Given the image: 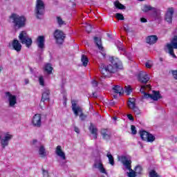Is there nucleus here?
Here are the masks:
<instances>
[{
    "instance_id": "3",
    "label": "nucleus",
    "mask_w": 177,
    "mask_h": 177,
    "mask_svg": "<svg viewBox=\"0 0 177 177\" xmlns=\"http://www.w3.org/2000/svg\"><path fill=\"white\" fill-rule=\"evenodd\" d=\"M72 111L75 117H80L81 121H85L86 120V115L84 113L82 108L77 104L75 101L72 102Z\"/></svg>"
},
{
    "instance_id": "54",
    "label": "nucleus",
    "mask_w": 177,
    "mask_h": 177,
    "mask_svg": "<svg viewBox=\"0 0 177 177\" xmlns=\"http://www.w3.org/2000/svg\"><path fill=\"white\" fill-rule=\"evenodd\" d=\"M37 143V140H33V144Z\"/></svg>"
},
{
    "instance_id": "12",
    "label": "nucleus",
    "mask_w": 177,
    "mask_h": 177,
    "mask_svg": "<svg viewBox=\"0 0 177 177\" xmlns=\"http://www.w3.org/2000/svg\"><path fill=\"white\" fill-rule=\"evenodd\" d=\"M138 80L139 82H141V84H147L149 81L150 80V77H149V75H147V73L145 71H140L138 74L137 75Z\"/></svg>"
},
{
    "instance_id": "49",
    "label": "nucleus",
    "mask_w": 177,
    "mask_h": 177,
    "mask_svg": "<svg viewBox=\"0 0 177 177\" xmlns=\"http://www.w3.org/2000/svg\"><path fill=\"white\" fill-rule=\"evenodd\" d=\"M145 66L147 67V68H151V65L149 62L145 63Z\"/></svg>"
},
{
    "instance_id": "48",
    "label": "nucleus",
    "mask_w": 177,
    "mask_h": 177,
    "mask_svg": "<svg viewBox=\"0 0 177 177\" xmlns=\"http://www.w3.org/2000/svg\"><path fill=\"white\" fill-rule=\"evenodd\" d=\"M141 23H147V19L146 18H140Z\"/></svg>"
},
{
    "instance_id": "6",
    "label": "nucleus",
    "mask_w": 177,
    "mask_h": 177,
    "mask_svg": "<svg viewBox=\"0 0 177 177\" xmlns=\"http://www.w3.org/2000/svg\"><path fill=\"white\" fill-rule=\"evenodd\" d=\"M19 40L23 45H26L27 48H30L32 45V39L28 37L27 32L23 30L19 35Z\"/></svg>"
},
{
    "instance_id": "35",
    "label": "nucleus",
    "mask_w": 177,
    "mask_h": 177,
    "mask_svg": "<svg viewBox=\"0 0 177 177\" xmlns=\"http://www.w3.org/2000/svg\"><path fill=\"white\" fill-rule=\"evenodd\" d=\"M57 23L58 26L62 27V26L66 24V22L63 21V19H62V17H57Z\"/></svg>"
},
{
    "instance_id": "16",
    "label": "nucleus",
    "mask_w": 177,
    "mask_h": 177,
    "mask_svg": "<svg viewBox=\"0 0 177 177\" xmlns=\"http://www.w3.org/2000/svg\"><path fill=\"white\" fill-rule=\"evenodd\" d=\"M41 114L36 113L32 119V124L33 127H36L37 128H41V125H42V122L41 121Z\"/></svg>"
},
{
    "instance_id": "1",
    "label": "nucleus",
    "mask_w": 177,
    "mask_h": 177,
    "mask_svg": "<svg viewBox=\"0 0 177 177\" xmlns=\"http://www.w3.org/2000/svg\"><path fill=\"white\" fill-rule=\"evenodd\" d=\"M109 62L111 64L108 65L101 64L100 66V72L104 77H107L109 74H114L118 70H122V62L118 57H110Z\"/></svg>"
},
{
    "instance_id": "14",
    "label": "nucleus",
    "mask_w": 177,
    "mask_h": 177,
    "mask_svg": "<svg viewBox=\"0 0 177 177\" xmlns=\"http://www.w3.org/2000/svg\"><path fill=\"white\" fill-rule=\"evenodd\" d=\"M13 138L12 135L9 133L6 134L3 138H2V135L0 134L1 145L2 149H5L7 146H9V140H10Z\"/></svg>"
},
{
    "instance_id": "34",
    "label": "nucleus",
    "mask_w": 177,
    "mask_h": 177,
    "mask_svg": "<svg viewBox=\"0 0 177 177\" xmlns=\"http://www.w3.org/2000/svg\"><path fill=\"white\" fill-rule=\"evenodd\" d=\"M154 8H153L151 6H147L145 5L143 6V8L142 9V12H145V13H147L149 10H153Z\"/></svg>"
},
{
    "instance_id": "11",
    "label": "nucleus",
    "mask_w": 177,
    "mask_h": 177,
    "mask_svg": "<svg viewBox=\"0 0 177 177\" xmlns=\"http://www.w3.org/2000/svg\"><path fill=\"white\" fill-rule=\"evenodd\" d=\"M174 13L175 10L173 7L168 8L165 14V21H167L168 24H172V19L174 17Z\"/></svg>"
},
{
    "instance_id": "20",
    "label": "nucleus",
    "mask_w": 177,
    "mask_h": 177,
    "mask_svg": "<svg viewBox=\"0 0 177 177\" xmlns=\"http://www.w3.org/2000/svg\"><path fill=\"white\" fill-rule=\"evenodd\" d=\"M158 41V37H157V35H150L146 39L147 44H149V45H154V44H156Z\"/></svg>"
},
{
    "instance_id": "47",
    "label": "nucleus",
    "mask_w": 177,
    "mask_h": 177,
    "mask_svg": "<svg viewBox=\"0 0 177 177\" xmlns=\"http://www.w3.org/2000/svg\"><path fill=\"white\" fill-rule=\"evenodd\" d=\"M91 84H92L93 86H94V87L97 86V84H98L97 81H96V80H93L91 82Z\"/></svg>"
},
{
    "instance_id": "27",
    "label": "nucleus",
    "mask_w": 177,
    "mask_h": 177,
    "mask_svg": "<svg viewBox=\"0 0 177 177\" xmlns=\"http://www.w3.org/2000/svg\"><path fill=\"white\" fill-rule=\"evenodd\" d=\"M115 93H119V95H124V88H122L121 86L116 85L114 86L113 88Z\"/></svg>"
},
{
    "instance_id": "45",
    "label": "nucleus",
    "mask_w": 177,
    "mask_h": 177,
    "mask_svg": "<svg viewBox=\"0 0 177 177\" xmlns=\"http://www.w3.org/2000/svg\"><path fill=\"white\" fill-rule=\"evenodd\" d=\"M43 176H44V177L49 176V173H48V171L43 169Z\"/></svg>"
},
{
    "instance_id": "4",
    "label": "nucleus",
    "mask_w": 177,
    "mask_h": 177,
    "mask_svg": "<svg viewBox=\"0 0 177 177\" xmlns=\"http://www.w3.org/2000/svg\"><path fill=\"white\" fill-rule=\"evenodd\" d=\"M35 13L37 19H41L40 16L45 15V3L42 0H37L35 8Z\"/></svg>"
},
{
    "instance_id": "51",
    "label": "nucleus",
    "mask_w": 177,
    "mask_h": 177,
    "mask_svg": "<svg viewBox=\"0 0 177 177\" xmlns=\"http://www.w3.org/2000/svg\"><path fill=\"white\" fill-rule=\"evenodd\" d=\"M30 84V80L28 79H25V84L27 85Z\"/></svg>"
},
{
    "instance_id": "46",
    "label": "nucleus",
    "mask_w": 177,
    "mask_h": 177,
    "mask_svg": "<svg viewBox=\"0 0 177 177\" xmlns=\"http://www.w3.org/2000/svg\"><path fill=\"white\" fill-rule=\"evenodd\" d=\"M127 118H129V120H130V121H134L135 120V118H133V116H132V114H128Z\"/></svg>"
},
{
    "instance_id": "55",
    "label": "nucleus",
    "mask_w": 177,
    "mask_h": 177,
    "mask_svg": "<svg viewBox=\"0 0 177 177\" xmlns=\"http://www.w3.org/2000/svg\"><path fill=\"white\" fill-rule=\"evenodd\" d=\"M118 44H120V45H121L122 43L120 41H118Z\"/></svg>"
},
{
    "instance_id": "26",
    "label": "nucleus",
    "mask_w": 177,
    "mask_h": 177,
    "mask_svg": "<svg viewBox=\"0 0 177 177\" xmlns=\"http://www.w3.org/2000/svg\"><path fill=\"white\" fill-rule=\"evenodd\" d=\"M44 71L47 73L49 75L52 74V71H53V67L51 64L47 63L44 66Z\"/></svg>"
},
{
    "instance_id": "57",
    "label": "nucleus",
    "mask_w": 177,
    "mask_h": 177,
    "mask_svg": "<svg viewBox=\"0 0 177 177\" xmlns=\"http://www.w3.org/2000/svg\"><path fill=\"white\" fill-rule=\"evenodd\" d=\"M160 62H162V58H160Z\"/></svg>"
},
{
    "instance_id": "22",
    "label": "nucleus",
    "mask_w": 177,
    "mask_h": 177,
    "mask_svg": "<svg viewBox=\"0 0 177 177\" xmlns=\"http://www.w3.org/2000/svg\"><path fill=\"white\" fill-rule=\"evenodd\" d=\"M55 153L57 156L60 157L62 160H66V153H64V152L62 149V146L60 145L57 146L55 149Z\"/></svg>"
},
{
    "instance_id": "52",
    "label": "nucleus",
    "mask_w": 177,
    "mask_h": 177,
    "mask_svg": "<svg viewBox=\"0 0 177 177\" xmlns=\"http://www.w3.org/2000/svg\"><path fill=\"white\" fill-rule=\"evenodd\" d=\"M118 48H119V50H122V52H125V48L122 47H118Z\"/></svg>"
},
{
    "instance_id": "33",
    "label": "nucleus",
    "mask_w": 177,
    "mask_h": 177,
    "mask_svg": "<svg viewBox=\"0 0 177 177\" xmlns=\"http://www.w3.org/2000/svg\"><path fill=\"white\" fill-rule=\"evenodd\" d=\"M106 157L109 158V162L111 165H114V157L113 155L109 152L106 155Z\"/></svg>"
},
{
    "instance_id": "36",
    "label": "nucleus",
    "mask_w": 177,
    "mask_h": 177,
    "mask_svg": "<svg viewBox=\"0 0 177 177\" xmlns=\"http://www.w3.org/2000/svg\"><path fill=\"white\" fill-rule=\"evenodd\" d=\"M124 92L127 93V95H131L132 93V87H131V85L125 86L124 87Z\"/></svg>"
},
{
    "instance_id": "7",
    "label": "nucleus",
    "mask_w": 177,
    "mask_h": 177,
    "mask_svg": "<svg viewBox=\"0 0 177 177\" xmlns=\"http://www.w3.org/2000/svg\"><path fill=\"white\" fill-rule=\"evenodd\" d=\"M127 106H128L129 109H131V110H133V111L134 114L136 115V117H140L142 112L140 111L139 108H138V106H136V100L135 98H133V97L129 98V101L127 102Z\"/></svg>"
},
{
    "instance_id": "19",
    "label": "nucleus",
    "mask_w": 177,
    "mask_h": 177,
    "mask_svg": "<svg viewBox=\"0 0 177 177\" xmlns=\"http://www.w3.org/2000/svg\"><path fill=\"white\" fill-rule=\"evenodd\" d=\"M101 135L102 136V139H104L105 140H110L111 138V133L109 131V129H102Z\"/></svg>"
},
{
    "instance_id": "24",
    "label": "nucleus",
    "mask_w": 177,
    "mask_h": 177,
    "mask_svg": "<svg viewBox=\"0 0 177 177\" xmlns=\"http://www.w3.org/2000/svg\"><path fill=\"white\" fill-rule=\"evenodd\" d=\"M49 95H50V91L46 90L41 95V103H44L45 100H49Z\"/></svg>"
},
{
    "instance_id": "39",
    "label": "nucleus",
    "mask_w": 177,
    "mask_h": 177,
    "mask_svg": "<svg viewBox=\"0 0 177 177\" xmlns=\"http://www.w3.org/2000/svg\"><path fill=\"white\" fill-rule=\"evenodd\" d=\"M39 83L41 86H45V80H44V76H39Z\"/></svg>"
},
{
    "instance_id": "13",
    "label": "nucleus",
    "mask_w": 177,
    "mask_h": 177,
    "mask_svg": "<svg viewBox=\"0 0 177 177\" xmlns=\"http://www.w3.org/2000/svg\"><path fill=\"white\" fill-rule=\"evenodd\" d=\"M8 48L12 49V50H16V52H21V44L19 41V40L15 39L12 44H9Z\"/></svg>"
},
{
    "instance_id": "29",
    "label": "nucleus",
    "mask_w": 177,
    "mask_h": 177,
    "mask_svg": "<svg viewBox=\"0 0 177 177\" xmlns=\"http://www.w3.org/2000/svg\"><path fill=\"white\" fill-rule=\"evenodd\" d=\"M39 154L42 158H45V157H46V150L45 149V147H44V145H41L39 148Z\"/></svg>"
},
{
    "instance_id": "58",
    "label": "nucleus",
    "mask_w": 177,
    "mask_h": 177,
    "mask_svg": "<svg viewBox=\"0 0 177 177\" xmlns=\"http://www.w3.org/2000/svg\"><path fill=\"white\" fill-rule=\"evenodd\" d=\"M114 118V120H117V117H115V118Z\"/></svg>"
},
{
    "instance_id": "15",
    "label": "nucleus",
    "mask_w": 177,
    "mask_h": 177,
    "mask_svg": "<svg viewBox=\"0 0 177 177\" xmlns=\"http://www.w3.org/2000/svg\"><path fill=\"white\" fill-rule=\"evenodd\" d=\"M120 161L125 167L126 169L132 171V161L131 160H128V158L126 156H122L120 157Z\"/></svg>"
},
{
    "instance_id": "8",
    "label": "nucleus",
    "mask_w": 177,
    "mask_h": 177,
    "mask_svg": "<svg viewBox=\"0 0 177 177\" xmlns=\"http://www.w3.org/2000/svg\"><path fill=\"white\" fill-rule=\"evenodd\" d=\"M54 37L56 40V43L58 44V45H63L64 39H66V34H64L63 31L57 29L54 32Z\"/></svg>"
},
{
    "instance_id": "30",
    "label": "nucleus",
    "mask_w": 177,
    "mask_h": 177,
    "mask_svg": "<svg viewBox=\"0 0 177 177\" xmlns=\"http://www.w3.org/2000/svg\"><path fill=\"white\" fill-rule=\"evenodd\" d=\"M81 62L84 67H86V66H88V63H89V59H88V57H86V55H82L81 57Z\"/></svg>"
},
{
    "instance_id": "32",
    "label": "nucleus",
    "mask_w": 177,
    "mask_h": 177,
    "mask_svg": "<svg viewBox=\"0 0 177 177\" xmlns=\"http://www.w3.org/2000/svg\"><path fill=\"white\" fill-rule=\"evenodd\" d=\"M149 177H161V176L156 170L152 169L149 173Z\"/></svg>"
},
{
    "instance_id": "9",
    "label": "nucleus",
    "mask_w": 177,
    "mask_h": 177,
    "mask_svg": "<svg viewBox=\"0 0 177 177\" xmlns=\"http://www.w3.org/2000/svg\"><path fill=\"white\" fill-rule=\"evenodd\" d=\"M140 92L144 95V97L145 99H152L154 102H157L158 99H162V96H161L160 91H153V94H149L145 91H142Z\"/></svg>"
},
{
    "instance_id": "28",
    "label": "nucleus",
    "mask_w": 177,
    "mask_h": 177,
    "mask_svg": "<svg viewBox=\"0 0 177 177\" xmlns=\"http://www.w3.org/2000/svg\"><path fill=\"white\" fill-rule=\"evenodd\" d=\"M153 17L155 18V20H160L161 19V12L156 10V8L153 10Z\"/></svg>"
},
{
    "instance_id": "40",
    "label": "nucleus",
    "mask_w": 177,
    "mask_h": 177,
    "mask_svg": "<svg viewBox=\"0 0 177 177\" xmlns=\"http://www.w3.org/2000/svg\"><path fill=\"white\" fill-rule=\"evenodd\" d=\"M146 88L151 89V86H150V84H146V85L142 86L140 90V92H142V91H145Z\"/></svg>"
},
{
    "instance_id": "44",
    "label": "nucleus",
    "mask_w": 177,
    "mask_h": 177,
    "mask_svg": "<svg viewBox=\"0 0 177 177\" xmlns=\"http://www.w3.org/2000/svg\"><path fill=\"white\" fill-rule=\"evenodd\" d=\"M171 74L174 78V80H177V70L176 71H172Z\"/></svg>"
},
{
    "instance_id": "17",
    "label": "nucleus",
    "mask_w": 177,
    "mask_h": 177,
    "mask_svg": "<svg viewBox=\"0 0 177 177\" xmlns=\"http://www.w3.org/2000/svg\"><path fill=\"white\" fill-rule=\"evenodd\" d=\"M6 96L8 97L10 107H15V104L17 103V99L16 98V95H12L10 92H6Z\"/></svg>"
},
{
    "instance_id": "25",
    "label": "nucleus",
    "mask_w": 177,
    "mask_h": 177,
    "mask_svg": "<svg viewBox=\"0 0 177 177\" xmlns=\"http://www.w3.org/2000/svg\"><path fill=\"white\" fill-rule=\"evenodd\" d=\"M88 129L92 133V135H94V139H97V129L95 127L93 123L90 124Z\"/></svg>"
},
{
    "instance_id": "2",
    "label": "nucleus",
    "mask_w": 177,
    "mask_h": 177,
    "mask_svg": "<svg viewBox=\"0 0 177 177\" xmlns=\"http://www.w3.org/2000/svg\"><path fill=\"white\" fill-rule=\"evenodd\" d=\"M10 19H12L14 28H15V30L23 28V27L26 26V21H27V19L25 18L24 16H20L15 13L12 14L10 16Z\"/></svg>"
},
{
    "instance_id": "10",
    "label": "nucleus",
    "mask_w": 177,
    "mask_h": 177,
    "mask_svg": "<svg viewBox=\"0 0 177 177\" xmlns=\"http://www.w3.org/2000/svg\"><path fill=\"white\" fill-rule=\"evenodd\" d=\"M167 48L169 50V55L172 56L174 59H176V55H175V53L174 52V49H177V36H175L173 39V41H171V44H167Z\"/></svg>"
},
{
    "instance_id": "21",
    "label": "nucleus",
    "mask_w": 177,
    "mask_h": 177,
    "mask_svg": "<svg viewBox=\"0 0 177 177\" xmlns=\"http://www.w3.org/2000/svg\"><path fill=\"white\" fill-rule=\"evenodd\" d=\"M93 39H94V42L95 44V46L97 47L99 50H101V52H104V48L103 47V45L102 44V38H99L97 37H94Z\"/></svg>"
},
{
    "instance_id": "53",
    "label": "nucleus",
    "mask_w": 177,
    "mask_h": 177,
    "mask_svg": "<svg viewBox=\"0 0 177 177\" xmlns=\"http://www.w3.org/2000/svg\"><path fill=\"white\" fill-rule=\"evenodd\" d=\"M93 96L94 97H97L96 96V93H93Z\"/></svg>"
},
{
    "instance_id": "31",
    "label": "nucleus",
    "mask_w": 177,
    "mask_h": 177,
    "mask_svg": "<svg viewBox=\"0 0 177 177\" xmlns=\"http://www.w3.org/2000/svg\"><path fill=\"white\" fill-rule=\"evenodd\" d=\"M114 5L117 9H120V10L125 9L124 6L121 4L119 1H115Z\"/></svg>"
},
{
    "instance_id": "42",
    "label": "nucleus",
    "mask_w": 177,
    "mask_h": 177,
    "mask_svg": "<svg viewBox=\"0 0 177 177\" xmlns=\"http://www.w3.org/2000/svg\"><path fill=\"white\" fill-rule=\"evenodd\" d=\"M115 17L118 20H124V15L121 13H116Z\"/></svg>"
},
{
    "instance_id": "50",
    "label": "nucleus",
    "mask_w": 177,
    "mask_h": 177,
    "mask_svg": "<svg viewBox=\"0 0 177 177\" xmlns=\"http://www.w3.org/2000/svg\"><path fill=\"white\" fill-rule=\"evenodd\" d=\"M75 132H76V133H79V132H80V129H78V127H75Z\"/></svg>"
},
{
    "instance_id": "37",
    "label": "nucleus",
    "mask_w": 177,
    "mask_h": 177,
    "mask_svg": "<svg viewBox=\"0 0 177 177\" xmlns=\"http://www.w3.org/2000/svg\"><path fill=\"white\" fill-rule=\"evenodd\" d=\"M85 30L88 34L92 31V26L89 24H86L84 26Z\"/></svg>"
},
{
    "instance_id": "18",
    "label": "nucleus",
    "mask_w": 177,
    "mask_h": 177,
    "mask_svg": "<svg viewBox=\"0 0 177 177\" xmlns=\"http://www.w3.org/2000/svg\"><path fill=\"white\" fill-rule=\"evenodd\" d=\"M36 42L39 49H45V36H38Z\"/></svg>"
},
{
    "instance_id": "38",
    "label": "nucleus",
    "mask_w": 177,
    "mask_h": 177,
    "mask_svg": "<svg viewBox=\"0 0 177 177\" xmlns=\"http://www.w3.org/2000/svg\"><path fill=\"white\" fill-rule=\"evenodd\" d=\"M142 171H143V169L139 165H138L135 167V171H134L136 172V174H142Z\"/></svg>"
},
{
    "instance_id": "5",
    "label": "nucleus",
    "mask_w": 177,
    "mask_h": 177,
    "mask_svg": "<svg viewBox=\"0 0 177 177\" xmlns=\"http://www.w3.org/2000/svg\"><path fill=\"white\" fill-rule=\"evenodd\" d=\"M141 140L148 143H153L156 140V136L145 130H140L139 131Z\"/></svg>"
},
{
    "instance_id": "41",
    "label": "nucleus",
    "mask_w": 177,
    "mask_h": 177,
    "mask_svg": "<svg viewBox=\"0 0 177 177\" xmlns=\"http://www.w3.org/2000/svg\"><path fill=\"white\" fill-rule=\"evenodd\" d=\"M129 172L128 173V176L129 177H136V172H135V171H133L132 169L131 170H129Z\"/></svg>"
},
{
    "instance_id": "56",
    "label": "nucleus",
    "mask_w": 177,
    "mask_h": 177,
    "mask_svg": "<svg viewBox=\"0 0 177 177\" xmlns=\"http://www.w3.org/2000/svg\"><path fill=\"white\" fill-rule=\"evenodd\" d=\"M138 1H139L140 2H143V1L145 0H138Z\"/></svg>"
},
{
    "instance_id": "43",
    "label": "nucleus",
    "mask_w": 177,
    "mask_h": 177,
    "mask_svg": "<svg viewBox=\"0 0 177 177\" xmlns=\"http://www.w3.org/2000/svg\"><path fill=\"white\" fill-rule=\"evenodd\" d=\"M131 130L132 135H136V133H138V131H136V127L134 125L131 126Z\"/></svg>"
},
{
    "instance_id": "23",
    "label": "nucleus",
    "mask_w": 177,
    "mask_h": 177,
    "mask_svg": "<svg viewBox=\"0 0 177 177\" xmlns=\"http://www.w3.org/2000/svg\"><path fill=\"white\" fill-rule=\"evenodd\" d=\"M94 167H95V168H98L101 174H105V175H107V171H106V169H104L103 163H102V160H99L98 163H95Z\"/></svg>"
}]
</instances>
